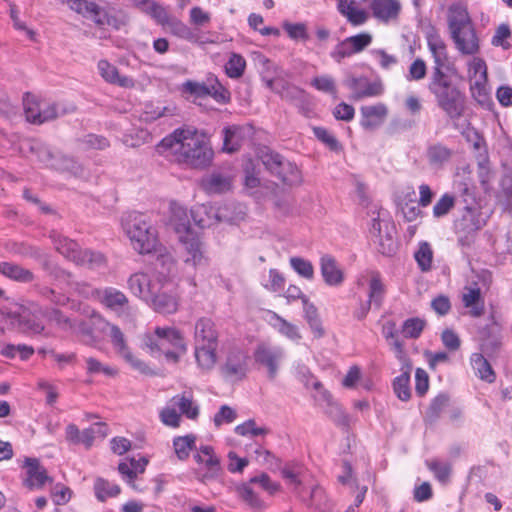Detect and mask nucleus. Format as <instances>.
<instances>
[{"label":"nucleus","instance_id":"nucleus-1","mask_svg":"<svg viewBox=\"0 0 512 512\" xmlns=\"http://www.w3.org/2000/svg\"><path fill=\"white\" fill-rule=\"evenodd\" d=\"M160 147L177 163L196 169L208 167L214 156L209 143L192 128L176 129L161 141Z\"/></svg>","mask_w":512,"mask_h":512},{"label":"nucleus","instance_id":"nucleus-2","mask_svg":"<svg viewBox=\"0 0 512 512\" xmlns=\"http://www.w3.org/2000/svg\"><path fill=\"white\" fill-rule=\"evenodd\" d=\"M175 275L176 265L173 257L167 252L159 253L153 263L152 271L132 274L128 279V287L135 296L148 302L159 285L161 287L171 286L172 278Z\"/></svg>","mask_w":512,"mask_h":512},{"label":"nucleus","instance_id":"nucleus-3","mask_svg":"<svg viewBox=\"0 0 512 512\" xmlns=\"http://www.w3.org/2000/svg\"><path fill=\"white\" fill-rule=\"evenodd\" d=\"M428 91L437 107L452 121L462 118L466 111V95L460 85L444 72H432Z\"/></svg>","mask_w":512,"mask_h":512},{"label":"nucleus","instance_id":"nucleus-4","mask_svg":"<svg viewBox=\"0 0 512 512\" xmlns=\"http://www.w3.org/2000/svg\"><path fill=\"white\" fill-rule=\"evenodd\" d=\"M141 347L151 356L164 355L171 363H178L187 351L182 333L174 327H156L152 332H146L141 338Z\"/></svg>","mask_w":512,"mask_h":512},{"label":"nucleus","instance_id":"nucleus-5","mask_svg":"<svg viewBox=\"0 0 512 512\" xmlns=\"http://www.w3.org/2000/svg\"><path fill=\"white\" fill-rule=\"evenodd\" d=\"M448 28L456 49L462 55L479 52V38L467 11L462 4H452L447 13Z\"/></svg>","mask_w":512,"mask_h":512},{"label":"nucleus","instance_id":"nucleus-6","mask_svg":"<svg viewBox=\"0 0 512 512\" xmlns=\"http://www.w3.org/2000/svg\"><path fill=\"white\" fill-rule=\"evenodd\" d=\"M133 2L172 35L197 45L213 43L204 33L192 29L180 19L170 15L163 6L151 0H133Z\"/></svg>","mask_w":512,"mask_h":512},{"label":"nucleus","instance_id":"nucleus-7","mask_svg":"<svg viewBox=\"0 0 512 512\" xmlns=\"http://www.w3.org/2000/svg\"><path fill=\"white\" fill-rule=\"evenodd\" d=\"M123 229L133 248L140 254L157 251L158 238L156 229L137 212L129 213L122 219Z\"/></svg>","mask_w":512,"mask_h":512},{"label":"nucleus","instance_id":"nucleus-8","mask_svg":"<svg viewBox=\"0 0 512 512\" xmlns=\"http://www.w3.org/2000/svg\"><path fill=\"white\" fill-rule=\"evenodd\" d=\"M55 249L76 265L97 269L105 266V256L100 252L81 249L78 243L61 235H52Z\"/></svg>","mask_w":512,"mask_h":512},{"label":"nucleus","instance_id":"nucleus-9","mask_svg":"<svg viewBox=\"0 0 512 512\" xmlns=\"http://www.w3.org/2000/svg\"><path fill=\"white\" fill-rule=\"evenodd\" d=\"M103 333L110 338V342L116 354L128 363L132 369L144 375L153 374L152 369L131 352L124 333L117 325L107 322Z\"/></svg>","mask_w":512,"mask_h":512},{"label":"nucleus","instance_id":"nucleus-10","mask_svg":"<svg viewBox=\"0 0 512 512\" xmlns=\"http://www.w3.org/2000/svg\"><path fill=\"white\" fill-rule=\"evenodd\" d=\"M193 458L199 466L196 470V477L200 482L207 483L217 480L222 475L221 459L212 446L201 445L194 452Z\"/></svg>","mask_w":512,"mask_h":512},{"label":"nucleus","instance_id":"nucleus-11","mask_svg":"<svg viewBox=\"0 0 512 512\" xmlns=\"http://www.w3.org/2000/svg\"><path fill=\"white\" fill-rule=\"evenodd\" d=\"M25 118L28 122L41 125L56 119L59 115L58 105L36 96L26 94L23 99Z\"/></svg>","mask_w":512,"mask_h":512},{"label":"nucleus","instance_id":"nucleus-12","mask_svg":"<svg viewBox=\"0 0 512 512\" xmlns=\"http://www.w3.org/2000/svg\"><path fill=\"white\" fill-rule=\"evenodd\" d=\"M248 354L239 347H231L220 367L222 376L230 382L243 380L248 372Z\"/></svg>","mask_w":512,"mask_h":512},{"label":"nucleus","instance_id":"nucleus-13","mask_svg":"<svg viewBox=\"0 0 512 512\" xmlns=\"http://www.w3.org/2000/svg\"><path fill=\"white\" fill-rule=\"evenodd\" d=\"M263 164L271 174L288 185L298 184L301 181L298 167L294 163L284 159L278 153L269 152L265 154L263 156Z\"/></svg>","mask_w":512,"mask_h":512},{"label":"nucleus","instance_id":"nucleus-14","mask_svg":"<svg viewBox=\"0 0 512 512\" xmlns=\"http://www.w3.org/2000/svg\"><path fill=\"white\" fill-rule=\"evenodd\" d=\"M343 84L351 90L350 99L360 101L364 98L376 97L383 93L381 82L370 81L365 76H355L349 74L343 81Z\"/></svg>","mask_w":512,"mask_h":512},{"label":"nucleus","instance_id":"nucleus-15","mask_svg":"<svg viewBox=\"0 0 512 512\" xmlns=\"http://www.w3.org/2000/svg\"><path fill=\"white\" fill-rule=\"evenodd\" d=\"M69 7L98 26L110 25L112 17L105 7L91 0H68Z\"/></svg>","mask_w":512,"mask_h":512},{"label":"nucleus","instance_id":"nucleus-16","mask_svg":"<svg viewBox=\"0 0 512 512\" xmlns=\"http://www.w3.org/2000/svg\"><path fill=\"white\" fill-rule=\"evenodd\" d=\"M107 321L98 314H92L88 320H76V328L71 330L86 345H94L98 341L96 331L103 333Z\"/></svg>","mask_w":512,"mask_h":512},{"label":"nucleus","instance_id":"nucleus-17","mask_svg":"<svg viewBox=\"0 0 512 512\" xmlns=\"http://www.w3.org/2000/svg\"><path fill=\"white\" fill-rule=\"evenodd\" d=\"M172 278V284L169 287L158 286L154 291L153 296L149 299L148 303L154 308L155 311L163 314H171L178 309V300L176 295L173 293L175 289V281Z\"/></svg>","mask_w":512,"mask_h":512},{"label":"nucleus","instance_id":"nucleus-18","mask_svg":"<svg viewBox=\"0 0 512 512\" xmlns=\"http://www.w3.org/2000/svg\"><path fill=\"white\" fill-rule=\"evenodd\" d=\"M254 357L257 363L268 369L269 378L274 379L284 357V350L281 347L260 344L255 350Z\"/></svg>","mask_w":512,"mask_h":512},{"label":"nucleus","instance_id":"nucleus-19","mask_svg":"<svg viewBox=\"0 0 512 512\" xmlns=\"http://www.w3.org/2000/svg\"><path fill=\"white\" fill-rule=\"evenodd\" d=\"M370 9L374 18L388 24L398 20L402 5L399 0H371Z\"/></svg>","mask_w":512,"mask_h":512},{"label":"nucleus","instance_id":"nucleus-20","mask_svg":"<svg viewBox=\"0 0 512 512\" xmlns=\"http://www.w3.org/2000/svg\"><path fill=\"white\" fill-rule=\"evenodd\" d=\"M193 338L194 345H219V332L214 321L207 317L198 319Z\"/></svg>","mask_w":512,"mask_h":512},{"label":"nucleus","instance_id":"nucleus-21","mask_svg":"<svg viewBox=\"0 0 512 512\" xmlns=\"http://www.w3.org/2000/svg\"><path fill=\"white\" fill-rule=\"evenodd\" d=\"M319 264L325 284L332 287L342 285L345 279L344 272L333 256L329 254L322 255Z\"/></svg>","mask_w":512,"mask_h":512},{"label":"nucleus","instance_id":"nucleus-22","mask_svg":"<svg viewBox=\"0 0 512 512\" xmlns=\"http://www.w3.org/2000/svg\"><path fill=\"white\" fill-rule=\"evenodd\" d=\"M25 469V485L30 489H40L46 482L51 481L46 469L40 465L39 460L36 458H26Z\"/></svg>","mask_w":512,"mask_h":512},{"label":"nucleus","instance_id":"nucleus-23","mask_svg":"<svg viewBox=\"0 0 512 512\" xmlns=\"http://www.w3.org/2000/svg\"><path fill=\"white\" fill-rule=\"evenodd\" d=\"M251 134V128L248 126L233 125L223 129V150L228 153L236 152L240 149L243 142Z\"/></svg>","mask_w":512,"mask_h":512},{"label":"nucleus","instance_id":"nucleus-24","mask_svg":"<svg viewBox=\"0 0 512 512\" xmlns=\"http://www.w3.org/2000/svg\"><path fill=\"white\" fill-rule=\"evenodd\" d=\"M360 113L361 126L366 130H374L384 122L388 110L385 104L378 103L376 105L362 106Z\"/></svg>","mask_w":512,"mask_h":512},{"label":"nucleus","instance_id":"nucleus-25","mask_svg":"<svg viewBox=\"0 0 512 512\" xmlns=\"http://www.w3.org/2000/svg\"><path fill=\"white\" fill-rule=\"evenodd\" d=\"M193 348L197 368L203 373L212 371L218 362V345H193Z\"/></svg>","mask_w":512,"mask_h":512},{"label":"nucleus","instance_id":"nucleus-26","mask_svg":"<svg viewBox=\"0 0 512 512\" xmlns=\"http://www.w3.org/2000/svg\"><path fill=\"white\" fill-rule=\"evenodd\" d=\"M190 216L196 226L208 228L217 223L216 206L209 204H197L190 210Z\"/></svg>","mask_w":512,"mask_h":512},{"label":"nucleus","instance_id":"nucleus-27","mask_svg":"<svg viewBox=\"0 0 512 512\" xmlns=\"http://www.w3.org/2000/svg\"><path fill=\"white\" fill-rule=\"evenodd\" d=\"M97 67L99 74L106 82L124 88H130L134 86V81L132 78L121 76L118 69L107 60H100Z\"/></svg>","mask_w":512,"mask_h":512},{"label":"nucleus","instance_id":"nucleus-28","mask_svg":"<svg viewBox=\"0 0 512 512\" xmlns=\"http://www.w3.org/2000/svg\"><path fill=\"white\" fill-rule=\"evenodd\" d=\"M337 9L354 26L364 24L368 20V13L357 7L355 0H336Z\"/></svg>","mask_w":512,"mask_h":512},{"label":"nucleus","instance_id":"nucleus-29","mask_svg":"<svg viewBox=\"0 0 512 512\" xmlns=\"http://www.w3.org/2000/svg\"><path fill=\"white\" fill-rule=\"evenodd\" d=\"M171 402L175 408H178L180 415H184L188 419L195 420L199 415V406L194 399L192 391H184L175 395Z\"/></svg>","mask_w":512,"mask_h":512},{"label":"nucleus","instance_id":"nucleus-30","mask_svg":"<svg viewBox=\"0 0 512 512\" xmlns=\"http://www.w3.org/2000/svg\"><path fill=\"white\" fill-rule=\"evenodd\" d=\"M429 51L434 59V67L432 72H444L443 68L448 62L447 47L444 41L437 35H431L427 39Z\"/></svg>","mask_w":512,"mask_h":512},{"label":"nucleus","instance_id":"nucleus-31","mask_svg":"<svg viewBox=\"0 0 512 512\" xmlns=\"http://www.w3.org/2000/svg\"><path fill=\"white\" fill-rule=\"evenodd\" d=\"M188 253L186 263L192 264L194 267L207 264V258L204 256L202 243L197 234L191 235L186 239L180 240Z\"/></svg>","mask_w":512,"mask_h":512},{"label":"nucleus","instance_id":"nucleus-32","mask_svg":"<svg viewBox=\"0 0 512 512\" xmlns=\"http://www.w3.org/2000/svg\"><path fill=\"white\" fill-rule=\"evenodd\" d=\"M190 217V212L188 213L185 208L181 206L173 207L171 222L178 234L179 240L186 239L187 237L196 234L191 229Z\"/></svg>","mask_w":512,"mask_h":512},{"label":"nucleus","instance_id":"nucleus-33","mask_svg":"<svg viewBox=\"0 0 512 512\" xmlns=\"http://www.w3.org/2000/svg\"><path fill=\"white\" fill-rule=\"evenodd\" d=\"M101 302L109 309L120 313L128 305L125 294L115 288L109 287L99 292Z\"/></svg>","mask_w":512,"mask_h":512},{"label":"nucleus","instance_id":"nucleus-34","mask_svg":"<svg viewBox=\"0 0 512 512\" xmlns=\"http://www.w3.org/2000/svg\"><path fill=\"white\" fill-rule=\"evenodd\" d=\"M0 273L13 281L20 283H31L35 279L31 270L12 262H1Z\"/></svg>","mask_w":512,"mask_h":512},{"label":"nucleus","instance_id":"nucleus-35","mask_svg":"<svg viewBox=\"0 0 512 512\" xmlns=\"http://www.w3.org/2000/svg\"><path fill=\"white\" fill-rule=\"evenodd\" d=\"M271 325L273 328L282 336L286 337L288 340L299 343L302 339V335L299 331L298 326L294 325L291 322H288L286 319L273 312L271 314Z\"/></svg>","mask_w":512,"mask_h":512},{"label":"nucleus","instance_id":"nucleus-36","mask_svg":"<svg viewBox=\"0 0 512 512\" xmlns=\"http://www.w3.org/2000/svg\"><path fill=\"white\" fill-rule=\"evenodd\" d=\"M464 214L460 220L456 221L455 227L458 231L471 233L481 229L482 220L479 218V212L475 206H465Z\"/></svg>","mask_w":512,"mask_h":512},{"label":"nucleus","instance_id":"nucleus-37","mask_svg":"<svg viewBox=\"0 0 512 512\" xmlns=\"http://www.w3.org/2000/svg\"><path fill=\"white\" fill-rule=\"evenodd\" d=\"M202 187L208 193H224L231 188V178L222 173L213 172L202 179Z\"/></svg>","mask_w":512,"mask_h":512},{"label":"nucleus","instance_id":"nucleus-38","mask_svg":"<svg viewBox=\"0 0 512 512\" xmlns=\"http://www.w3.org/2000/svg\"><path fill=\"white\" fill-rule=\"evenodd\" d=\"M147 463L145 458H130L119 463L118 471L128 483H132L138 474L144 472Z\"/></svg>","mask_w":512,"mask_h":512},{"label":"nucleus","instance_id":"nucleus-39","mask_svg":"<svg viewBox=\"0 0 512 512\" xmlns=\"http://www.w3.org/2000/svg\"><path fill=\"white\" fill-rule=\"evenodd\" d=\"M173 448L176 457L180 461H185L189 458L190 453L198 449L196 448V436L188 434L185 436H178L173 439Z\"/></svg>","mask_w":512,"mask_h":512},{"label":"nucleus","instance_id":"nucleus-40","mask_svg":"<svg viewBox=\"0 0 512 512\" xmlns=\"http://www.w3.org/2000/svg\"><path fill=\"white\" fill-rule=\"evenodd\" d=\"M382 333L388 344L393 349L397 359L403 361L405 358L404 344L398 338V332L395 323L392 321L386 322L383 326Z\"/></svg>","mask_w":512,"mask_h":512},{"label":"nucleus","instance_id":"nucleus-41","mask_svg":"<svg viewBox=\"0 0 512 512\" xmlns=\"http://www.w3.org/2000/svg\"><path fill=\"white\" fill-rule=\"evenodd\" d=\"M471 364L476 375L488 383H493L496 379L494 370L488 360L480 353H474L471 356Z\"/></svg>","mask_w":512,"mask_h":512},{"label":"nucleus","instance_id":"nucleus-42","mask_svg":"<svg viewBox=\"0 0 512 512\" xmlns=\"http://www.w3.org/2000/svg\"><path fill=\"white\" fill-rule=\"evenodd\" d=\"M369 292L368 297L371 303L376 307H380L385 295V285L382 282L379 272L371 271L369 273Z\"/></svg>","mask_w":512,"mask_h":512},{"label":"nucleus","instance_id":"nucleus-43","mask_svg":"<svg viewBox=\"0 0 512 512\" xmlns=\"http://www.w3.org/2000/svg\"><path fill=\"white\" fill-rule=\"evenodd\" d=\"M497 201L508 209L512 205V174L506 172L499 180V187L496 191Z\"/></svg>","mask_w":512,"mask_h":512},{"label":"nucleus","instance_id":"nucleus-44","mask_svg":"<svg viewBox=\"0 0 512 512\" xmlns=\"http://www.w3.org/2000/svg\"><path fill=\"white\" fill-rule=\"evenodd\" d=\"M451 156L452 151L442 144L432 145L427 150L429 164L433 167H443L449 162Z\"/></svg>","mask_w":512,"mask_h":512},{"label":"nucleus","instance_id":"nucleus-45","mask_svg":"<svg viewBox=\"0 0 512 512\" xmlns=\"http://www.w3.org/2000/svg\"><path fill=\"white\" fill-rule=\"evenodd\" d=\"M217 223L233 224L244 218L245 212L242 207H236L234 204H224L216 207Z\"/></svg>","mask_w":512,"mask_h":512},{"label":"nucleus","instance_id":"nucleus-46","mask_svg":"<svg viewBox=\"0 0 512 512\" xmlns=\"http://www.w3.org/2000/svg\"><path fill=\"white\" fill-rule=\"evenodd\" d=\"M462 302L465 307L471 308V314L475 317L483 313V305L481 304V291L478 287L466 288L462 295Z\"/></svg>","mask_w":512,"mask_h":512},{"label":"nucleus","instance_id":"nucleus-47","mask_svg":"<svg viewBox=\"0 0 512 512\" xmlns=\"http://www.w3.org/2000/svg\"><path fill=\"white\" fill-rule=\"evenodd\" d=\"M302 471L303 468L299 464H287L280 471L281 476L287 481L288 485L292 486L293 491L299 495L301 494L302 480L300 477L302 476Z\"/></svg>","mask_w":512,"mask_h":512},{"label":"nucleus","instance_id":"nucleus-48","mask_svg":"<svg viewBox=\"0 0 512 512\" xmlns=\"http://www.w3.org/2000/svg\"><path fill=\"white\" fill-rule=\"evenodd\" d=\"M428 469L433 472L435 478L442 484H447L452 473V465L449 462L438 460L426 461Z\"/></svg>","mask_w":512,"mask_h":512},{"label":"nucleus","instance_id":"nucleus-49","mask_svg":"<svg viewBox=\"0 0 512 512\" xmlns=\"http://www.w3.org/2000/svg\"><path fill=\"white\" fill-rule=\"evenodd\" d=\"M94 491L97 499L103 502L110 497H116L120 493V487L98 478L94 484Z\"/></svg>","mask_w":512,"mask_h":512},{"label":"nucleus","instance_id":"nucleus-50","mask_svg":"<svg viewBox=\"0 0 512 512\" xmlns=\"http://www.w3.org/2000/svg\"><path fill=\"white\" fill-rule=\"evenodd\" d=\"M107 435V426L103 423H97L80 433V444H83L87 449L93 445L96 437L104 438Z\"/></svg>","mask_w":512,"mask_h":512},{"label":"nucleus","instance_id":"nucleus-51","mask_svg":"<svg viewBox=\"0 0 512 512\" xmlns=\"http://www.w3.org/2000/svg\"><path fill=\"white\" fill-rule=\"evenodd\" d=\"M393 390L401 401H408L411 397L410 391V373L404 371L393 381Z\"/></svg>","mask_w":512,"mask_h":512},{"label":"nucleus","instance_id":"nucleus-52","mask_svg":"<svg viewBox=\"0 0 512 512\" xmlns=\"http://www.w3.org/2000/svg\"><path fill=\"white\" fill-rule=\"evenodd\" d=\"M45 316L50 322L54 323L64 331L71 332V330L76 328V319H71L58 309L47 310Z\"/></svg>","mask_w":512,"mask_h":512},{"label":"nucleus","instance_id":"nucleus-53","mask_svg":"<svg viewBox=\"0 0 512 512\" xmlns=\"http://www.w3.org/2000/svg\"><path fill=\"white\" fill-rule=\"evenodd\" d=\"M261 285L269 292H279L285 285L284 276L276 269H270L267 275H264Z\"/></svg>","mask_w":512,"mask_h":512},{"label":"nucleus","instance_id":"nucleus-54","mask_svg":"<svg viewBox=\"0 0 512 512\" xmlns=\"http://www.w3.org/2000/svg\"><path fill=\"white\" fill-rule=\"evenodd\" d=\"M241 499L253 509L262 510L266 507L264 501L253 491L249 484H242L237 488Z\"/></svg>","mask_w":512,"mask_h":512},{"label":"nucleus","instance_id":"nucleus-55","mask_svg":"<svg viewBox=\"0 0 512 512\" xmlns=\"http://www.w3.org/2000/svg\"><path fill=\"white\" fill-rule=\"evenodd\" d=\"M289 263L300 277L309 281L314 279V267L309 260L295 256L289 259Z\"/></svg>","mask_w":512,"mask_h":512},{"label":"nucleus","instance_id":"nucleus-56","mask_svg":"<svg viewBox=\"0 0 512 512\" xmlns=\"http://www.w3.org/2000/svg\"><path fill=\"white\" fill-rule=\"evenodd\" d=\"M246 68V61L240 54L232 53L225 65L226 74L230 78H240Z\"/></svg>","mask_w":512,"mask_h":512},{"label":"nucleus","instance_id":"nucleus-57","mask_svg":"<svg viewBox=\"0 0 512 512\" xmlns=\"http://www.w3.org/2000/svg\"><path fill=\"white\" fill-rule=\"evenodd\" d=\"M86 362V371L90 375L102 373L109 377H114L118 374V370L109 365L103 364L96 358L88 357L85 359Z\"/></svg>","mask_w":512,"mask_h":512},{"label":"nucleus","instance_id":"nucleus-58","mask_svg":"<svg viewBox=\"0 0 512 512\" xmlns=\"http://www.w3.org/2000/svg\"><path fill=\"white\" fill-rule=\"evenodd\" d=\"M425 324V321L420 318H409L403 322L401 333L405 338L416 339L421 335Z\"/></svg>","mask_w":512,"mask_h":512},{"label":"nucleus","instance_id":"nucleus-59","mask_svg":"<svg viewBox=\"0 0 512 512\" xmlns=\"http://www.w3.org/2000/svg\"><path fill=\"white\" fill-rule=\"evenodd\" d=\"M454 188L458 197L465 203V206H475V193L471 183L467 181H455Z\"/></svg>","mask_w":512,"mask_h":512},{"label":"nucleus","instance_id":"nucleus-60","mask_svg":"<svg viewBox=\"0 0 512 512\" xmlns=\"http://www.w3.org/2000/svg\"><path fill=\"white\" fill-rule=\"evenodd\" d=\"M455 196L445 193L443 194L433 206V216L441 218L446 216L455 206Z\"/></svg>","mask_w":512,"mask_h":512},{"label":"nucleus","instance_id":"nucleus-61","mask_svg":"<svg viewBox=\"0 0 512 512\" xmlns=\"http://www.w3.org/2000/svg\"><path fill=\"white\" fill-rule=\"evenodd\" d=\"M311 85L318 91L336 96L337 88L335 80L330 75H320L312 79Z\"/></svg>","mask_w":512,"mask_h":512},{"label":"nucleus","instance_id":"nucleus-62","mask_svg":"<svg viewBox=\"0 0 512 512\" xmlns=\"http://www.w3.org/2000/svg\"><path fill=\"white\" fill-rule=\"evenodd\" d=\"M470 91L472 97L480 104L486 103L489 99L487 80L470 79Z\"/></svg>","mask_w":512,"mask_h":512},{"label":"nucleus","instance_id":"nucleus-63","mask_svg":"<svg viewBox=\"0 0 512 512\" xmlns=\"http://www.w3.org/2000/svg\"><path fill=\"white\" fill-rule=\"evenodd\" d=\"M415 259L422 271L430 270L432 266L433 252L430 245L424 242L415 253Z\"/></svg>","mask_w":512,"mask_h":512},{"label":"nucleus","instance_id":"nucleus-64","mask_svg":"<svg viewBox=\"0 0 512 512\" xmlns=\"http://www.w3.org/2000/svg\"><path fill=\"white\" fill-rule=\"evenodd\" d=\"M354 54L356 53L347 38L340 41L330 52L331 58L337 63H341L343 59L351 57Z\"/></svg>","mask_w":512,"mask_h":512}]
</instances>
